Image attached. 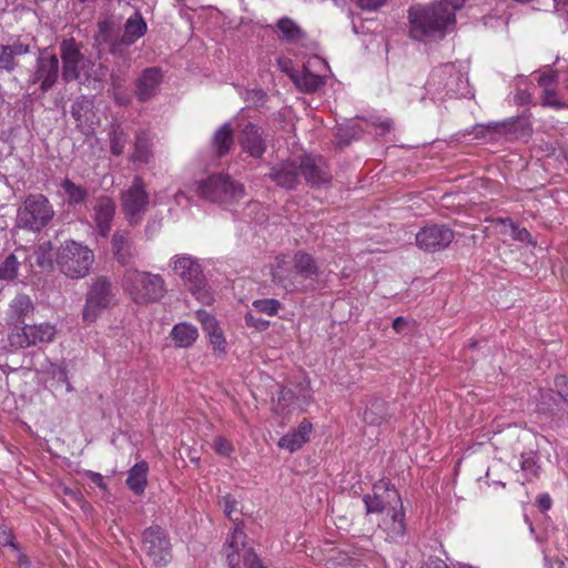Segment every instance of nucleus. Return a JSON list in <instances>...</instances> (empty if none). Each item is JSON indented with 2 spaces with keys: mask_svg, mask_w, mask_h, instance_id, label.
I'll return each mask as SVG.
<instances>
[{
  "mask_svg": "<svg viewBox=\"0 0 568 568\" xmlns=\"http://www.w3.org/2000/svg\"><path fill=\"white\" fill-rule=\"evenodd\" d=\"M465 0H439L427 7L416 6L409 9V36L418 41L443 38L454 30L456 11L463 8Z\"/></svg>",
  "mask_w": 568,
  "mask_h": 568,
  "instance_id": "nucleus-1",
  "label": "nucleus"
},
{
  "mask_svg": "<svg viewBox=\"0 0 568 568\" xmlns=\"http://www.w3.org/2000/svg\"><path fill=\"white\" fill-rule=\"evenodd\" d=\"M62 77L67 82L78 81L87 88L97 89L106 75V67L82 52V44L74 39L60 43Z\"/></svg>",
  "mask_w": 568,
  "mask_h": 568,
  "instance_id": "nucleus-2",
  "label": "nucleus"
},
{
  "mask_svg": "<svg viewBox=\"0 0 568 568\" xmlns=\"http://www.w3.org/2000/svg\"><path fill=\"white\" fill-rule=\"evenodd\" d=\"M367 513L384 514L379 527L387 534L390 540L404 537L406 531L405 513L399 494L396 489L386 488V499L374 495H366L363 498Z\"/></svg>",
  "mask_w": 568,
  "mask_h": 568,
  "instance_id": "nucleus-3",
  "label": "nucleus"
},
{
  "mask_svg": "<svg viewBox=\"0 0 568 568\" xmlns=\"http://www.w3.org/2000/svg\"><path fill=\"white\" fill-rule=\"evenodd\" d=\"M123 286L138 304L158 302L166 292L161 275L141 271H128L123 277Z\"/></svg>",
  "mask_w": 568,
  "mask_h": 568,
  "instance_id": "nucleus-4",
  "label": "nucleus"
},
{
  "mask_svg": "<svg viewBox=\"0 0 568 568\" xmlns=\"http://www.w3.org/2000/svg\"><path fill=\"white\" fill-rule=\"evenodd\" d=\"M55 215L53 205L43 194H29L18 209L17 226L32 232H41Z\"/></svg>",
  "mask_w": 568,
  "mask_h": 568,
  "instance_id": "nucleus-5",
  "label": "nucleus"
},
{
  "mask_svg": "<svg viewBox=\"0 0 568 568\" xmlns=\"http://www.w3.org/2000/svg\"><path fill=\"white\" fill-rule=\"evenodd\" d=\"M93 261V252L75 241H65L57 253V263L60 271L70 278L85 277Z\"/></svg>",
  "mask_w": 568,
  "mask_h": 568,
  "instance_id": "nucleus-6",
  "label": "nucleus"
},
{
  "mask_svg": "<svg viewBox=\"0 0 568 568\" xmlns=\"http://www.w3.org/2000/svg\"><path fill=\"white\" fill-rule=\"evenodd\" d=\"M196 192L210 202H232L244 196L242 184L232 181L227 175L215 174L199 181Z\"/></svg>",
  "mask_w": 568,
  "mask_h": 568,
  "instance_id": "nucleus-7",
  "label": "nucleus"
},
{
  "mask_svg": "<svg viewBox=\"0 0 568 568\" xmlns=\"http://www.w3.org/2000/svg\"><path fill=\"white\" fill-rule=\"evenodd\" d=\"M141 551L155 566H166L172 560L171 540L160 526H151L142 532Z\"/></svg>",
  "mask_w": 568,
  "mask_h": 568,
  "instance_id": "nucleus-8",
  "label": "nucleus"
},
{
  "mask_svg": "<svg viewBox=\"0 0 568 568\" xmlns=\"http://www.w3.org/2000/svg\"><path fill=\"white\" fill-rule=\"evenodd\" d=\"M172 268L174 273L180 276L185 284L189 285L192 293L197 300L203 303H210L211 296L202 286V270L200 264L186 254L175 255L172 258Z\"/></svg>",
  "mask_w": 568,
  "mask_h": 568,
  "instance_id": "nucleus-9",
  "label": "nucleus"
},
{
  "mask_svg": "<svg viewBox=\"0 0 568 568\" xmlns=\"http://www.w3.org/2000/svg\"><path fill=\"white\" fill-rule=\"evenodd\" d=\"M57 335V327L49 322L17 327L9 335V343L14 348H27L38 344H49Z\"/></svg>",
  "mask_w": 568,
  "mask_h": 568,
  "instance_id": "nucleus-10",
  "label": "nucleus"
},
{
  "mask_svg": "<svg viewBox=\"0 0 568 568\" xmlns=\"http://www.w3.org/2000/svg\"><path fill=\"white\" fill-rule=\"evenodd\" d=\"M122 210L131 223H138L149 206V194L140 176H135L131 186L121 194Z\"/></svg>",
  "mask_w": 568,
  "mask_h": 568,
  "instance_id": "nucleus-11",
  "label": "nucleus"
},
{
  "mask_svg": "<svg viewBox=\"0 0 568 568\" xmlns=\"http://www.w3.org/2000/svg\"><path fill=\"white\" fill-rule=\"evenodd\" d=\"M113 300L111 283L104 277H98L87 293L82 312L84 322H94L100 313L108 308Z\"/></svg>",
  "mask_w": 568,
  "mask_h": 568,
  "instance_id": "nucleus-12",
  "label": "nucleus"
},
{
  "mask_svg": "<svg viewBox=\"0 0 568 568\" xmlns=\"http://www.w3.org/2000/svg\"><path fill=\"white\" fill-rule=\"evenodd\" d=\"M59 59L57 54L49 50H42L37 59L34 71L30 77V82L40 83L41 90H50L59 77Z\"/></svg>",
  "mask_w": 568,
  "mask_h": 568,
  "instance_id": "nucleus-13",
  "label": "nucleus"
},
{
  "mask_svg": "<svg viewBox=\"0 0 568 568\" xmlns=\"http://www.w3.org/2000/svg\"><path fill=\"white\" fill-rule=\"evenodd\" d=\"M454 240V232L444 225L423 227L416 234V244L425 252L445 250Z\"/></svg>",
  "mask_w": 568,
  "mask_h": 568,
  "instance_id": "nucleus-14",
  "label": "nucleus"
},
{
  "mask_svg": "<svg viewBox=\"0 0 568 568\" xmlns=\"http://www.w3.org/2000/svg\"><path fill=\"white\" fill-rule=\"evenodd\" d=\"M71 114L77 121L78 128L85 134H91L94 131V126L99 123V118L94 111V103L85 97H81L73 102Z\"/></svg>",
  "mask_w": 568,
  "mask_h": 568,
  "instance_id": "nucleus-15",
  "label": "nucleus"
},
{
  "mask_svg": "<svg viewBox=\"0 0 568 568\" xmlns=\"http://www.w3.org/2000/svg\"><path fill=\"white\" fill-rule=\"evenodd\" d=\"M245 534L243 529L236 525L227 536L223 546L222 555L225 558L229 568H235L243 559L245 549Z\"/></svg>",
  "mask_w": 568,
  "mask_h": 568,
  "instance_id": "nucleus-16",
  "label": "nucleus"
},
{
  "mask_svg": "<svg viewBox=\"0 0 568 568\" xmlns=\"http://www.w3.org/2000/svg\"><path fill=\"white\" fill-rule=\"evenodd\" d=\"M301 175L311 185H320L329 181L331 175L326 171L325 163L321 156L305 155L298 162Z\"/></svg>",
  "mask_w": 568,
  "mask_h": 568,
  "instance_id": "nucleus-17",
  "label": "nucleus"
},
{
  "mask_svg": "<svg viewBox=\"0 0 568 568\" xmlns=\"http://www.w3.org/2000/svg\"><path fill=\"white\" fill-rule=\"evenodd\" d=\"M162 78L160 68L145 69L136 80L135 95L138 100L144 102L153 98L159 91Z\"/></svg>",
  "mask_w": 568,
  "mask_h": 568,
  "instance_id": "nucleus-18",
  "label": "nucleus"
},
{
  "mask_svg": "<svg viewBox=\"0 0 568 568\" xmlns=\"http://www.w3.org/2000/svg\"><path fill=\"white\" fill-rule=\"evenodd\" d=\"M271 274L273 282L286 292L304 288L303 284L296 281L294 270L288 267V261L285 255L276 256Z\"/></svg>",
  "mask_w": 568,
  "mask_h": 568,
  "instance_id": "nucleus-19",
  "label": "nucleus"
},
{
  "mask_svg": "<svg viewBox=\"0 0 568 568\" xmlns=\"http://www.w3.org/2000/svg\"><path fill=\"white\" fill-rule=\"evenodd\" d=\"M93 220L99 234L108 236L111 230V222L115 214V203L111 197L101 196L93 206Z\"/></svg>",
  "mask_w": 568,
  "mask_h": 568,
  "instance_id": "nucleus-20",
  "label": "nucleus"
},
{
  "mask_svg": "<svg viewBox=\"0 0 568 568\" xmlns=\"http://www.w3.org/2000/svg\"><path fill=\"white\" fill-rule=\"evenodd\" d=\"M239 140L243 151L253 158H261L265 152L266 145L264 139L258 133L257 128L252 123H247L242 129Z\"/></svg>",
  "mask_w": 568,
  "mask_h": 568,
  "instance_id": "nucleus-21",
  "label": "nucleus"
},
{
  "mask_svg": "<svg viewBox=\"0 0 568 568\" xmlns=\"http://www.w3.org/2000/svg\"><path fill=\"white\" fill-rule=\"evenodd\" d=\"M301 171L295 161L283 162L272 169L271 179L280 186L294 189L300 181Z\"/></svg>",
  "mask_w": 568,
  "mask_h": 568,
  "instance_id": "nucleus-22",
  "label": "nucleus"
},
{
  "mask_svg": "<svg viewBox=\"0 0 568 568\" xmlns=\"http://www.w3.org/2000/svg\"><path fill=\"white\" fill-rule=\"evenodd\" d=\"M462 81V74L458 73L453 64H445L435 69L428 80L429 87H443L447 92L457 91V82Z\"/></svg>",
  "mask_w": 568,
  "mask_h": 568,
  "instance_id": "nucleus-23",
  "label": "nucleus"
},
{
  "mask_svg": "<svg viewBox=\"0 0 568 568\" xmlns=\"http://www.w3.org/2000/svg\"><path fill=\"white\" fill-rule=\"evenodd\" d=\"M388 416L386 403L377 397H369L365 400L362 420L368 426H379Z\"/></svg>",
  "mask_w": 568,
  "mask_h": 568,
  "instance_id": "nucleus-24",
  "label": "nucleus"
},
{
  "mask_svg": "<svg viewBox=\"0 0 568 568\" xmlns=\"http://www.w3.org/2000/svg\"><path fill=\"white\" fill-rule=\"evenodd\" d=\"M312 430V425L307 420H303L298 427L278 440V446L291 453L300 449L304 443L308 440Z\"/></svg>",
  "mask_w": 568,
  "mask_h": 568,
  "instance_id": "nucleus-25",
  "label": "nucleus"
},
{
  "mask_svg": "<svg viewBox=\"0 0 568 568\" xmlns=\"http://www.w3.org/2000/svg\"><path fill=\"white\" fill-rule=\"evenodd\" d=\"M59 193L65 203L72 207L84 204L89 197V192L84 186L75 184L68 178L61 181Z\"/></svg>",
  "mask_w": 568,
  "mask_h": 568,
  "instance_id": "nucleus-26",
  "label": "nucleus"
},
{
  "mask_svg": "<svg viewBox=\"0 0 568 568\" xmlns=\"http://www.w3.org/2000/svg\"><path fill=\"white\" fill-rule=\"evenodd\" d=\"M34 312V305L27 294H18L9 305V320L16 324L24 321Z\"/></svg>",
  "mask_w": 568,
  "mask_h": 568,
  "instance_id": "nucleus-27",
  "label": "nucleus"
},
{
  "mask_svg": "<svg viewBox=\"0 0 568 568\" xmlns=\"http://www.w3.org/2000/svg\"><path fill=\"white\" fill-rule=\"evenodd\" d=\"M295 277L313 280L318 275V267L313 256L305 252H297L293 257Z\"/></svg>",
  "mask_w": 568,
  "mask_h": 568,
  "instance_id": "nucleus-28",
  "label": "nucleus"
},
{
  "mask_svg": "<svg viewBox=\"0 0 568 568\" xmlns=\"http://www.w3.org/2000/svg\"><path fill=\"white\" fill-rule=\"evenodd\" d=\"M112 23L108 20H103L99 22L98 32L95 34V41L100 44L109 43V51L114 57H123L124 48L126 47L122 42V38L120 40H112L111 37Z\"/></svg>",
  "mask_w": 568,
  "mask_h": 568,
  "instance_id": "nucleus-29",
  "label": "nucleus"
},
{
  "mask_svg": "<svg viewBox=\"0 0 568 568\" xmlns=\"http://www.w3.org/2000/svg\"><path fill=\"white\" fill-rule=\"evenodd\" d=\"M29 52V45L13 43L10 45H0V69L11 72L16 69V58Z\"/></svg>",
  "mask_w": 568,
  "mask_h": 568,
  "instance_id": "nucleus-30",
  "label": "nucleus"
},
{
  "mask_svg": "<svg viewBox=\"0 0 568 568\" xmlns=\"http://www.w3.org/2000/svg\"><path fill=\"white\" fill-rule=\"evenodd\" d=\"M277 37L287 43H298L305 39L303 29L290 18H281L277 23Z\"/></svg>",
  "mask_w": 568,
  "mask_h": 568,
  "instance_id": "nucleus-31",
  "label": "nucleus"
},
{
  "mask_svg": "<svg viewBox=\"0 0 568 568\" xmlns=\"http://www.w3.org/2000/svg\"><path fill=\"white\" fill-rule=\"evenodd\" d=\"M146 32V23L139 12L131 16L124 24V33L122 42L125 45L133 44L138 39L143 37Z\"/></svg>",
  "mask_w": 568,
  "mask_h": 568,
  "instance_id": "nucleus-32",
  "label": "nucleus"
},
{
  "mask_svg": "<svg viewBox=\"0 0 568 568\" xmlns=\"http://www.w3.org/2000/svg\"><path fill=\"white\" fill-rule=\"evenodd\" d=\"M171 336L178 347H190L197 338V328L189 323H179L173 326Z\"/></svg>",
  "mask_w": 568,
  "mask_h": 568,
  "instance_id": "nucleus-33",
  "label": "nucleus"
},
{
  "mask_svg": "<svg viewBox=\"0 0 568 568\" xmlns=\"http://www.w3.org/2000/svg\"><path fill=\"white\" fill-rule=\"evenodd\" d=\"M38 373L44 375L45 379L51 378L57 381L59 384H64L68 392L73 390L68 378L67 367L64 365L52 363L45 358V362L38 369Z\"/></svg>",
  "mask_w": 568,
  "mask_h": 568,
  "instance_id": "nucleus-34",
  "label": "nucleus"
},
{
  "mask_svg": "<svg viewBox=\"0 0 568 568\" xmlns=\"http://www.w3.org/2000/svg\"><path fill=\"white\" fill-rule=\"evenodd\" d=\"M233 129L230 123L221 125L213 135V149L219 156L226 154L233 144Z\"/></svg>",
  "mask_w": 568,
  "mask_h": 568,
  "instance_id": "nucleus-35",
  "label": "nucleus"
},
{
  "mask_svg": "<svg viewBox=\"0 0 568 568\" xmlns=\"http://www.w3.org/2000/svg\"><path fill=\"white\" fill-rule=\"evenodd\" d=\"M149 466L145 462L135 464L130 470L126 484L135 494H142L146 486V474Z\"/></svg>",
  "mask_w": 568,
  "mask_h": 568,
  "instance_id": "nucleus-36",
  "label": "nucleus"
},
{
  "mask_svg": "<svg viewBox=\"0 0 568 568\" xmlns=\"http://www.w3.org/2000/svg\"><path fill=\"white\" fill-rule=\"evenodd\" d=\"M151 138L145 131L138 133L134 144V152L131 155L133 162L148 163L151 158Z\"/></svg>",
  "mask_w": 568,
  "mask_h": 568,
  "instance_id": "nucleus-37",
  "label": "nucleus"
},
{
  "mask_svg": "<svg viewBox=\"0 0 568 568\" xmlns=\"http://www.w3.org/2000/svg\"><path fill=\"white\" fill-rule=\"evenodd\" d=\"M294 81L296 85L305 92H314L324 84L322 77L312 73L306 68L294 78Z\"/></svg>",
  "mask_w": 568,
  "mask_h": 568,
  "instance_id": "nucleus-38",
  "label": "nucleus"
},
{
  "mask_svg": "<svg viewBox=\"0 0 568 568\" xmlns=\"http://www.w3.org/2000/svg\"><path fill=\"white\" fill-rule=\"evenodd\" d=\"M112 248L118 261L126 265L131 261L130 243L124 234L115 233L112 237Z\"/></svg>",
  "mask_w": 568,
  "mask_h": 568,
  "instance_id": "nucleus-39",
  "label": "nucleus"
},
{
  "mask_svg": "<svg viewBox=\"0 0 568 568\" xmlns=\"http://www.w3.org/2000/svg\"><path fill=\"white\" fill-rule=\"evenodd\" d=\"M53 247L50 242L42 243L34 252L36 263L42 270H51L53 267Z\"/></svg>",
  "mask_w": 568,
  "mask_h": 568,
  "instance_id": "nucleus-40",
  "label": "nucleus"
},
{
  "mask_svg": "<svg viewBox=\"0 0 568 568\" xmlns=\"http://www.w3.org/2000/svg\"><path fill=\"white\" fill-rule=\"evenodd\" d=\"M0 545L3 547H9L14 552V556L20 566H28L29 561L27 557L19 550L11 531L6 527H0Z\"/></svg>",
  "mask_w": 568,
  "mask_h": 568,
  "instance_id": "nucleus-41",
  "label": "nucleus"
},
{
  "mask_svg": "<svg viewBox=\"0 0 568 568\" xmlns=\"http://www.w3.org/2000/svg\"><path fill=\"white\" fill-rule=\"evenodd\" d=\"M19 261L14 254L8 255L0 264V280L12 281L18 275Z\"/></svg>",
  "mask_w": 568,
  "mask_h": 568,
  "instance_id": "nucleus-42",
  "label": "nucleus"
},
{
  "mask_svg": "<svg viewBox=\"0 0 568 568\" xmlns=\"http://www.w3.org/2000/svg\"><path fill=\"white\" fill-rule=\"evenodd\" d=\"M126 134L119 126L114 128L110 133V148L114 155L123 153L126 144Z\"/></svg>",
  "mask_w": 568,
  "mask_h": 568,
  "instance_id": "nucleus-43",
  "label": "nucleus"
},
{
  "mask_svg": "<svg viewBox=\"0 0 568 568\" xmlns=\"http://www.w3.org/2000/svg\"><path fill=\"white\" fill-rule=\"evenodd\" d=\"M520 468L526 473L528 480L538 476L537 458L534 453L521 454Z\"/></svg>",
  "mask_w": 568,
  "mask_h": 568,
  "instance_id": "nucleus-44",
  "label": "nucleus"
},
{
  "mask_svg": "<svg viewBox=\"0 0 568 568\" xmlns=\"http://www.w3.org/2000/svg\"><path fill=\"white\" fill-rule=\"evenodd\" d=\"M252 305L256 312L268 316L275 315L281 307V303L275 298L256 300Z\"/></svg>",
  "mask_w": 568,
  "mask_h": 568,
  "instance_id": "nucleus-45",
  "label": "nucleus"
},
{
  "mask_svg": "<svg viewBox=\"0 0 568 568\" xmlns=\"http://www.w3.org/2000/svg\"><path fill=\"white\" fill-rule=\"evenodd\" d=\"M498 222L504 224L505 226L509 227L510 236L519 242H529L530 240V233L526 229H521L517 226L511 220L509 219H498Z\"/></svg>",
  "mask_w": 568,
  "mask_h": 568,
  "instance_id": "nucleus-46",
  "label": "nucleus"
},
{
  "mask_svg": "<svg viewBox=\"0 0 568 568\" xmlns=\"http://www.w3.org/2000/svg\"><path fill=\"white\" fill-rule=\"evenodd\" d=\"M541 103L545 106H549L556 110L562 109L566 106V103L560 99L558 93L548 88L544 89V93L541 97Z\"/></svg>",
  "mask_w": 568,
  "mask_h": 568,
  "instance_id": "nucleus-47",
  "label": "nucleus"
},
{
  "mask_svg": "<svg viewBox=\"0 0 568 568\" xmlns=\"http://www.w3.org/2000/svg\"><path fill=\"white\" fill-rule=\"evenodd\" d=\"M243 562L245 568H266L261 558L252 549L244 551Z\"/></svg>",
  "mask_w": 568,
  "mask_h": 568,
  "instance_id": "nucleus-48",
  "label": "nucleus"
},
{
  "mask_svg": "<svg viewBox=\"0 0 568 568\" xmlns=\"http://www.w3.org/2000/svg\"><path fill=\"white\" fill-rule=\"evenodd\" d=\"M197 320L202 323L206 333L219 328L216 320L205 311L197 312Z\"/></svg>",
  "mask_w": 568,
  "mask_h": 568,
  "instance_id": "nucleus-49",
  "label": "nucleus"
},
{
  "mask_svg": "<svg viewBox=\"0 0 568 568\" xmlns=\"http://www.w3.org/2000/svg\"><path fill=\"white\" fill-rule=\"evenodd\" d=\"M555 387L560 398L568 404V378L565 375L557 376Z\"/></svg>",
  "mask_w": 568,
  "mask_h": 568,
  "instance_id": "nucleus-50",
  "label": "nucleus"
},
{
  "mask_svg": "<svg viewBox=\"0 0 568 568\" xmlns=\"http://www.w3.org/2000/svg\"><path fill=\"white\" fill-rule=\"evenodd\" d=\"M214 449L217 454L223 456H230L233 452L231 443L223 437H216L214 439Z\"/></svg>",
  "mask_w": 568,
  "mask_h": 568,
  "instance_id": "nucleus-51",
  "label": "nucleus"
},
{
  "mask_svg": "<svg viewBox=\"0 0 568 568\" xmlns=\"http://www.w3.org/2000/svg\"><path fill=\"white\" fill-rule=\"evenodd\" d=\"M210 343L213 348L216 351H223L225 345V339L223 337L222 331L220 328L209 332Z\"/></svg>",
  "mask_w": 568,
  "mask_h": 568,
  "instance_id": "nucleus-52",
  "label": "nucleus"
},
{
  "mask_svg": "<svg viewBox=\"0 0 568 568\" xmlns=\"http://www.w3.org/2000/svg\"><path fill=\"white\" fill-rule=\"evenodd\" d=\"M245 324L250 327H254V328H257V329H265L267 328L268 326V322L267 321H264L262 318H256L252 312H248L246 313L245 315Z\"/></svg>",
  "mask_w": 568,
  "mask_h": 568,
  "instance_id": "nucleus-53",
  "label": "nucleus"
},
{
  "mask_svg": "<svg viewBox=\"0 0 568 568\" xmlns=\"http://www.w3.org/2000/svg\"><path fill=\"white\" fill-rule=\"evenodd\" d=\"M354 559L348 556L346 552H337L336 555H332L328 558V562H332L334 566H347L351 565Z\"/></svg>",
  "mask_w": 568,
  "mask_h": 568,
  "instance_id": "nucleus-54",
  "label": "nucleus"
},
{
  "mask_svg": "<svg viewBox=\"0 0 568 568\" xmlns=\"http://www.w3.org/2000/svg\"><path fill=\"white\" fill-rule=\"evenodd\" d=\"M221 505L223 506L224 514L233 520L232 513L236 508V500L232 498L230 495H226L222 498Z\"/></svg>",
  "mask_w": 568,
  "mask_h": 568,
  "instance_id": "nucleus-55",
  "label": "nucleus"
},
{
  "mask_svg": "<svg viewBox=\"0 0 568 568\" xmlns=\"http://www.w3.org/2000/svg\"><path fill=\"white\" fill-rule=\"evenodd\" d=\"M386 0H356L358 7L363 10L374 11L379 9Z\"/></svg>",
  "mask_w": 568,
  "mask_h": 568,
  "instance_id": "nucleus-56",
  "label": "nucleus"
},
{
  "mask_svg": "<svg viewBox=\"0 0 568 568\" xmlns=\"http://www.w3.org/2000/svg\"><path fill=\"white\" fill-rule=\"evenodd\" d=\"M537 505L542 511H547L550 509L552 500L548 494H541L537 498Z\"/></svg>",
  "mask_w": 568,
  "mask_h": 568,
  "instance_id": "nucleus-57",
  "label": "nucleus"
},
{
  "mask_svg": "<svg viewBox=\"0 0 568 568\" xmlns=\"http://www.w3.org/2000/svg\"><path fill=\"white\" fill-rule=\"evenodd\" d=\"M556 80H557L556 72H547V73H542L539 77L538 82L541 87H544L546 89L549 84L554 83Z\"/></svg>",
  "mask_w": 568,
  "mask_h": 568,
  "instance_id": "nucleus-58",
  "label": "nucleus"
},
{
  "mask_svg": "<svg viewBox=\"0 0 568 568\" xmlns=\"http://www.w3.org/2000/svg\"><path fill=\"white\" fill-rule=\"evenodd\" d=\"M420 568H449L442 559L439 558H429L427 561L423 564Z\"/></svg>",
  "mask_w": 568,
  "mask_h": 568,
  "instance_id": "nucleus-59",
  "label": "nucleus"
},
{
  "mask_svg": "<svg viewBox=\"0 0 568 568\" xmlns=\"http://www.w3.org/2000/svg\"><path fill=\"white\" fill-rule=\"evenodd\" d=\"M247 98L246 99H253L256 101H263L265 98V94L262 90H252L246 92Z\"/></svg>",
  "mask_w": 568,
  "mask_h": 568,
  "instance_id": "nucleus-60",
  "label": "nucleus"
},
{
  "mask_svg": "<svg viewBox=\"0 0 568 568\" xmlns=\"http://www.w3.org/2000/svg\"><path fill=\"white\" fill-rule=\"evenodd\" d=\"M63 493L65 496H69L71 498V500L78 503V504H81L82 503V498H81V495L70 488H64L63 489Z\"/></svg>",
  "mask_w": 568,
  "mask_h": 568,
  "instance_id": "nucleus-61",
  "label": "nucleus"
},
{
  "mask_svg": "<svg viewBox=\"0 0 568 568\" xmlns=\"http://www.w3.org/2000/svg\"><path fill=\"white\" fill-rule=\"evenodd\" d=\"M63 493L65 496H69L71 498V500L78 503V504H81L82 503V498H81V495L70 488H64L63 489Z\"/></svg>",
  "mask_w": 568,
  "mask_h": 568,
  "instance_id": "nucleus-62",
  "label": "nucleus"
},
{
  "mask_svg": "<svg viewBox=\"0 0 568 568\" xmlns=\"http://www.w3.org/2000/svg\"><path fill=\"white\" fill-rule=\"evenodd\" d=\"M405 325H406V320L402 316L396 317L393 322V328L396 332H402Z\"/></svg>",
  "mask_w": 568,
  "mask_h": 568,
  "instance_id": "nucleus-63",
  "label": "nucleus"
},
{
  "mask_svg": "<svg viewBox=\"0 0 568 568\" xmlns=\"http://www.w3.org/2000/svg\"><path fill=\"white\" fill-rule=\"evenodd\" d=\"M92 481L99 486L100 488L104 489L105 488V484L103 481V477L99 474V473H91L90 475Z\"/></svg>",
  "mask_w": 568,
  "mask_h": 568,
  "instance_id": "nucleus-64",
  "label": "nucleus"
}]
</instances>
